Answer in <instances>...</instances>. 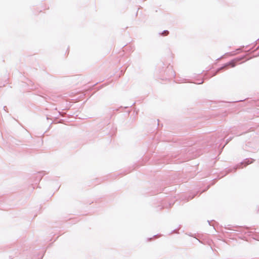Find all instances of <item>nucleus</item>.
<instances>
[{"label":"nucleus","instance_id":"1","mask_svg":"<svg viewBox=\"0 0 259 259\" xmlns=\"http://www.w3.org/2000/svg\"><path fill=\"white\" fill-rule=\"evenodd\" d=\"M236 61L233 60V61L230 62L229 63L226 64L225 65V66H224V67H227L228 66H230L231 67H234L236 65Z\"/></svg>","mask_w":259,"mask_h":259},{"label":"nucleus","instance_id":"2","mask_svg":"<svg viewBox=\"0 0 259 259\" xmlns=\"http://www.w3.org/2000/svg\"><path fill=\"white\" fill-rule=\"evenodd\" d=\"M164 33H165V34H164V35H166L167 33H168V32H167H167H164Z\"/></svg>","mask_w":259,"mask_h":259}]
</instances>
